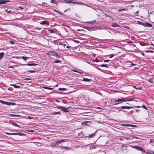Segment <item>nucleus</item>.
Listing matches in <instances>:
<instances>
[{"mask_svg":"<svg viewBox=\"0 0 154 154\" xmlns=\"http://www.w3.org/2000/svg\"><path fill=\"white\" fill-rule=\"evenodd\" d=\"M0 102L2 104H6L8 106H9L11 105L14 106L16 104V103H15L7 102L5 101H3L1 100H0Z\"/></svg>","mask_w":154,"mask_h":154,"instance_id":"obj_1","label":"nucleus"},{"mask_svg":"<svg viewBox=\"0 0 154 154\" xmlns=\"http://www.w3.org/2000/svg\"><path fill=\"white\" fill-rule=\"evenodd\" d=\"M48 54L49 55L56 57L57 58L60 57L58 55V53H56L54 51H50L48 52Z\"/></svg>","mask_w":154,"mask_h":154,"instance_id":"obj_2","label":"nucleus"},{"mask_svg":"<svg viewBox=\"0 0 154 154\" xmlns=\"http://www.w3.org/2000/svg\"><path fill=\"white\" fill-rule=\"evenodd\" d=\"M125 102V98L119 99L118 100H115V102H118L117 103L115 104L116 105V104L121 103L122 102Z\"/></svg>","mask_w":154,"mask_h":154,"instance_id":"obj_3","label":"nucleus"},{"mask_svg":"<svg viewBox=\"0 0 154 154\" xmlns=\"http://www.w3.org/2000/svg\"><path fill=\"white\" fill-rule=\"evenodd\" d=\"M130 146L133 149H136L138 150H140L141 151H143V149H142L141 147H139L137 146H133L132 145H130Z\"/></svg>","mask_w":154,"mask_h":154,"instance_id":"obj_4","label":"nucleus"},{"mask_svg":"<svg viewBox=\"0 0 154 154\" xmlns=\"http://www.w3.org/2000/svg\"><path fill=\"white\" fill-rule=\"evenodd\" d=\"M127 146L125 144L123 145L122 146V151L123 152H125L127 149Z\"/></svg>","mask_w":154,"mask_h":154,"instance_id":"obj_5","label":"nucleus"},{"mask_svg":"<svg viewBox=\"0 0 154 154\" xmlns=\"http://www.w3.org/2000/svg\"><path fill=\"white\" fill-rule=\"evenodd\" d=\"M83 28L84 29H87L89 31H92L94 30V27H89L87 26H84Z\"/></svg>","mask_w":154,"mask_h":154,"instance_id":"obj_6","label":"nucleus"},{"mask_svg":"<svg viewBox=\"0 0 154 154\" xmlns=\"http://www.w3.org/2000/svg\"><path fill=\"white\" fill-rule=\"evenodd\" d=\"M57 142V141H56L51 143L50 144V146L52 147H54V146H55L57 145H58Z\"/></svg>","mask_w":154,"mask_h":154,"instance_id":"obj_7","label":"nucleus"},{"mask_svg":"<svg viewBox=\"0 0 154 154\" xmlns=\"http://www.w3.org/2000/svg\"><path fill=\"white\" fill-rule=\"evenodd\" d=\"M120 108L122 109H129L131 108H133V106H121Z\"/></svg>","mask_w":154,"mask_h":154,"instance_id":"obj_8","label":"nucleus"},{"mask_svg":"<svg viewBox=\"0 0 154 154\" xmlns=\"http://www.w3.org/2000/svg\"><path fill=\"white\" fill-rule=\"evenodd\" d=\"M68 108H65L64 107L61 106L60 109L65 112H68L69 110L68 109Z\"/></svg>","mask_w":154,"mask_h":154,"instance_id":"obj_9","label":"nucleus"},{"mask_svg":"<svg viewBox=\"0 0 154 154\" xmlns=\"http://www.w3.org/2000/svg\"><path fill=\"white\" fill-rule=\"evenodd\" d=\"M14 135H19V136H25V135L24 134L22 133H14L13 134Z\"/></svg>","mask_w":154,"mask_h":154,"instance_id":"obj_10","label":"nucleus"},{"mask_svg":"<svg viewBox=\"0 0 154 154\" xmlns=\"http://www.w3.org/2000/svg\"><path fill=\"white\" fill-rule=\"evenodd\" d=\"M146 26L148 27H151L152 26V25L151 24H150L149 23H147V22H146L145 23V26Z\"/></svg>","mask_w":154,"mask_h":154,"instance_id":"obj_11","label":"nucleus"},{"mask_svg":"<svg viewBox=\"0 0 154 154\" xmlns=\"http://www.w3.org/2000/svg\"><path fill=\"white\" fill-rule=\"evenodd\" d=\"M122 126H131L133 127L134 126V125H130L128 124H122Z\"/></svg>","mask_w":154,"mask_h":154,"instance_id":"obj_12","label":"nucleus"},{"mask_svg":"<svg viewBox=\"0 0 154 154\" xmlns=\"http://www.w3.org/2000/svg\"><path fill=\"white\" fill-rule=\"evenodd\" d=\"M8 115L9 117H15V116H20L19 115L12 114H8Z\"/></svg>","mask_w":154,"mask_h":154,"instance_id":"obj_13","label":"nucleus"},{"mask_svg":"<svg viewBox=\"0 0 154 154\" xmlns=\"http://www.w3.org/2000/svg\"><path fill=\"white\" fill-rule=\"evenodd\" d=\"M5 54L4 52L0 53V60L2 59L3 57Z\"/></svg>","mask_w":154,"mask_h":154,"instance_id":"obj_14","label":"nucleus"},{"mask_svg":"<svg viewBox=\"0 0 154 154\" xmlns=\"http://www.w3.org/2000/svg\"><path fill=\"white\" fill-rule=\"evenodd\" d=\"M26 65L29 66H36L37 65V64L32 63H27L26 64Z\"/></svg>","mask_w":154,"mask_h":154,"instance_id":"obj_15","label":"nucleus"},{"mask_svg":"<svg viewBox=\"0 0 154 154\" xmlns=\"http://www.w3.org/2000/svg\"><path fill=\"white\" fill-rule=\"evenodd\" d=\"M119 26V25L116 23H113L112 25V27H116Z\"/></svg>","mask_w":154,"mask_h":154,"instance_id":"obj_16","label":"nucleus"},{"mask_svg":"<svg viewBox=\"0 0 154 154\" xmlns=\"http://www.w3.org/2000/svg\"><path fill=\"white\" fill-rule=\"evenodd\" d=\"M11 85L13 86L15 88H20V86L16 85L15 84H12V85Z\"/></svg>","mask_w":154,"mask_h":154,"instance_id":"obj_17","label":"nucleus"},{"mask_svg":"<svg viewBox=\"0 0 154 154\" xmlns=\"http://www.w3.org/2000/svg\"><path fill=\"white\" fill-rule=\"evenodd\" d=\"M83 81L85 82H89L90 81L91 79L84 78L83 79Z\"/></svg>","mask_w":154,"mask_h":154,"instance_id":"obj_18","label":"nucleus"},{"mask_svg":"<svg viewBox=\"0 0 154 154\" xmlns=\"http://www.w3.org/2000/svg\"><path fill=\"white\" fill-rule=\"evenodd\" d=\"M51 2L54 3L55 4L57 5L58 4V2L55 0H51Z\"/></svg>","mask_w":154,"mask_h":154,"instance_id":"obj_19","label":"nucleus"},{"mask_svg":"<svg viewBox=\"0 0 154 154\" xmlns=\"http://www.w3.org/2000/svg\"><path fill=\"white\" fill-rule=\"evenodd\" d=\"M65 141V139H62V140H61L59 141V140L57 141V143L58 144L60 143H61L63 142H64Z\"/></svg>","mask_w":154,"mask_h":154,"instance_id":"obj_20","label":"nucleus"},{"mask_svg":"<svg viewBox=\"0 0 154 154\" xmlns=\"http://www.w3.org/2000/svg\"><path fill=\"white\" fill-rule=\"evenodd\" d=\"M43 88H45V89H48V90H52L54 88H49L48 87H45V86L43 87Z\"/></svg>","mask_w":154,"mask_h":154,"instance_id":"obj_21","label":"nucleus"},{"mask_svg":"<svg viewBox=\"0 0 154 154\" xmlns=\"http://www.w3.org/2000/svg\"><path fill=\"white\" fill-rule=\"evenodd\" d=\"M147 154H154V152L151 150H148L147 153Z\"/></svg>","mask_w":154,"mask_h":154,"instance_id":"obj_22","label":"nucleus"},{"mask_svg":"<svg viewBox=\"0 0 154 154\" xmlns=\"http://www.w3.org/2000/svg\"><path fill=\"white\" fill-rule=\"evenodd\" d=\"M12 124L13 125H14V126H15L17 127H20V126L19 125H18L16 123H12Z\"/></svg>","mask_w":154,"mask_h":154,"instance_id":"obj_23","label":"nucleus"},{"mask_svg":"<svg viewBox=\"0 0 154 154\" xmlns=\"http://www.w3.org/2000/svg\"><path fill=\"white\" fill-rule=\"evenodd\" d=\"M47 23V21H42L40 22V24H42V25H45Z\"/></svg>","mask_w":154,"mask_h":154,"instance_id":"obj_24","label":"nucleus"},{"mask_svg":"<svg viewBox=\"0 0 154 154\" xmlns=\"http://www.w3.org/2000/svg\"><path fill=\"white\" fill-rule=\"evenodd\" d=\"M124 138L126 140H132V137H131V136L129 137H124L123 138Z\"/></svg>","mask_w":154,"mask_h":154,"instance_id":"obj_25","label":"nucleus"},{"mask_svg":"<svg viewBox=\"0 0 154 154\" xmlns=\"http://www.w3.org/2000/svg\"><path fill=\"white\" fill-rule=\"evenodd\" d=\"M95 134L94 133H93V134H90L89 136V137L90 138H92L93 137H94V136H95Z\"/></svg>","mask_w":154,"mask_h":154,"instance_id":"obj_26","label":"nucleus"},{"mask_svg":"<svg viewBox=\"0 0 154 154\" xmlns=\"http://www.w3.org/2000/svg\"><path fill=\"white\" fill-rule=\"evenodd\" d=\"M21 58H22L24 60H27V59L29 57H25L24 56H22L21 57Z\"/></svg>","mask_w":154,"mask_h":154,"instance_id":"obj_27","label":"nucleus"},{"mask_svg":"<svg viewBox=\"0 0 154 154\" xmlns=\"http://www.w3.org/2000/svg\"><path fill=\"white\" fill-rule=\"evenodd\" d=\"M54 63H60L61 62V61L59 60H55V61H54Z\"/></svg>","mask_w":154,"mask_h":154,"instance_id":"obj_28","label":"nucleus"},{"mask_svg":"<svg viewBox=\"0 0 154 154\" xmlns=\"http://www.w3.org/2000/svg\"><path fill=\"white\" fill-rule=\"evenodd\" d=\"M100 66H101L102 67H107V64H102L101 65H100Z\"/></svg>","mask_w":154,"mask_h":154,"instance_id":"obj_29","label":"nucleus"},{"mask_svg":"<svg viewBox=\"0 0 154 154\" xmlns=\"http://www.w3.org/2000/svg\"><path fill=\"white\" fill-rule=\"evenodd\" d=\"M95 22H96V20H93L92 21L88 22L87 23H95Z\"/></svg>","mask_w":154,"mask_h":154,"instance_id":"obj_30","label":"nucleus"},{"mask_svg":"<svg viewBox=\"0 0 154 154\" xmlns=\"http://www.w3.org/2000/svg\"><path fill=\"white\" fill-rule=\"evenodd\" d=\"M137 22L139 24H140L142 25L143 26H145V23H143L142 22L140 21H138Z\"/></svg>","mask_w":154,"mask_h":154,"instance_id":"obj_31","label":"nucleus"},{"mask_svg":"<svg viewBox=\"0 0 154 154\" xmlns=\"http://www.w3.org/2000/svg\"><path fill=\"white\" fill-rule=\"evenodd\" d=\"M60 114V112H53V113H52V115H56V114Z\"/></svg>","mask_w":154,"mask_h":154,"instance_id":"obj_32","label":"nucleus"},{"mask_svg":"<svg viewBox=\"0 0 154 154\" xmlns=\"http://www.w3.org/2000/svg\"><path fill=\"white\" fill-rule=\"evenodd\" d=\"M72 71H73V72H78V73H83L82 72H79L78 71H77L76 70H75V69H72Z\"/></svg>","mask_w":154,"mask_h":154,"instance_id":"obj_33","label":"nucleus"},{"mask_svg":"<svg viewBox=\"0 0 154 154\" xmlns=\"http://www.w3.org/2000/svg\"><path fill=\"white\" fill-rule=\"evenodd\" d=\"M54 11L55 12H56V13H57L58 14H61L60 12L59 11H58V10H57L54 9Z\"/></svg>","mask_w":154,"mask_h":154,"instance_id":"obj_34","label":"nucleus"},{"mask_svg":"<svg viewBox=\"0 0 154 154\" xmlns=\"http://www.w3.org/2000/svg\"><path fill=\"white\" fill-rule=\"evenodd\" d=\"M48 31L50 32L51 33H54V31L53 29H49Z\"/></svg>","mask_w":154,"mask_h":154,"instance_id":"obj_35","label":"nucleus"},{"mask_svg":"<svg viewBox=\"0 0 154 154\" xmlns=\"http://www.w3.org/2000/svg\"><path fill=\"white\" fill-rule=\"evenodd\" d=\"M142 107L145 109L146 110H147V107L144 105H143L142 106Z\"/></svg>","mask_w":154,"mask_h":154,"instance_id":"obj_36","label":"nucleus"},{"mask_svg":"<svg viewBox=\"0 0 154 154\" xmlns=\"http://www.w3.org/2000/svg\"><path fill=\"white\" fill-rule=\"evenodd\" d=\"M58 89L59 90H61V91H64V90H65L66 89L65 88H59Z\"/></svg>","mask_w":154,"mask_h":154,"instance_id":"obj_37","label":"nucleus"},{"mask_svg":"<svg viewBox=\"0 0 154 154\" xmlns=\"http://www.w3.org/2000/svg\"><path fill=\"white\" fill-rule=\"evenodd\" d=\"M4 4V0H0V5Z\"/></svg>","mask_w":154,"mask_h":154,"instance_id":"obj_38","label":"nucleus"},{"mask_svg":"<svg viewBox=\"0 0 154 154\" xmlns=\"http://www.w3.org/2000/svg\"><path fill=\"white\" fill-rule=\"evenodd\" d=\"M145 52L146 53H148V52H151V53H153L154 51L152 50H147L146 51H145Z\"/></svg>","mask_w":154,"mask_h":154,"instance_id":"obj_39","label":"nucleus"},{"mask_svg":"<svg viewBox=\"0 0 154 154\" xmlns=\"http://www.w3.org/2000/svg\"><path fill=\"white\" fill-rule=\"evenodd\" d=\"M125 10H126V9L125 8L121 9H120L119 10H118V11L119 12L121 11H125Z\"/></svg>","mask_w":154,"mask_h":154,"instance_id":"obj_40","label":"nucleus"},{"mask_svg":"<svg viewBox=\"0 0 154 154\" xmlns=\"http://www.w3.org/2000/svg\"><path fill=\"white\" fill-rule=\"evenodd\" d=\"M4 4H6V3L8 2H10V1L9 0H4Z\"/></svg>","mask_w":154,"mask_h":154,"instance_id":"obj_41","label":"nucleus"},{"mask_svg":"<svg viewBox=\"0 0 154 154\" xmlns=\"http://www.w3.org/2000/svg\"><path fill=\"white\" fill-rule=\"evenodd\" d=\"M135 101V100H134L132 99H129L127 100L125 99V102L128 101Z\"/></svg>","mask_w":154,"mask_h":154,"instance_id":"obj_42","label":"nucleus"},{"mask_svg":"<svg viewBox=\"0 0 154 154\" xmlns=\"http://www.w3.org/2000/svg\"><path fill=\"white\" fill-rule=\"evenodd\" d=\"M35 72V70H29L28 71V72H30V73H33Z\"/></svg>","mask_w":154,"mask_h":154,"instance_id":"obj_43","label":"nucleus"},{"mask_svg":"<svg viewBox=\"0 0 154 154\" xmlns=\"http://www.w3.org/2000/svg\"><path fill=\"white\" fill-rule=\"evenodd\" d=\"M6 134L7 135H14L13 134H14V133H8V132H6Z\"/></svg>","mask_w":154,"mask_h":154,"instance_id":"obj_44","label":"nucleus"},{"mask_svg":"<svg viewBox=\"0 0 154 154\" xmlns=\"http://www.w3.org/2000/svg\"><path fill=\"white\" fill-rule=\"evenodd\" d=\"M74 2V3H74V4H80V5L82 4L81 2Z\"/></svg>","mask_w":154,"mask_h":154,"instance_id":"obj_45","label":"nucleus"},{"mask_svg":"<svg viewBox=\"0 0 154 154\" xmlns=\"http://www.w3.org/2000/svg\"><path fill=\"white\" fill-rule=\"evenodd\" d=\"M109 56H110L109 58H111L114 56V54H111Z\"/></svg>","mask_w":154,"mask_h":154,"instance_id":"obj_46","label":"nucleus"},{"mask_svg":"<svg viewBox=\"0 0 154 154\" xmlns=\"http://www.w3.org/2000/svg\"><path fill=\"white\" fill-rule=\"evenodd\" d=\"M61 107V106H56V108L60 109Z\"/></svg>","mask_w":154,"mask_h":154,"instance_id":"obj_47","label":"nucleus"},{"mask_svg":"<svg viewBox=\"0 0 154 154\" xmlns=\"http://www.w3.org/2000/svg\"><path fill=\"white\" fill-rule=\"evenodd\" d=\"M154 142V139H150V143H152Z\"/></svg>","mask_w":154,"mask_h":154,"instance_id":"obj_48","label":"nucleus"},{"mask_svg":"<svg viewBox=\"0 0 154 154\" xmlns=\"http://www.w3.org/2000/svg\"><path fill=\"white\" fill-rule=\"evenodd\" d=\"M31 79V78H25V79H24V80H26V81H28L29 80H30Z\"/></svg>","mask_w":154,"mask_h":154,"instance_id":"obj_49","label":"nucleus"},{"mask_svg":"<svg viewBox=\"0 0 154 154\" xmlns=\"http://www.w3.org/2000/svg\"><path fill=\"white\" fill-rule=\"evenodd\" d=\"M148 81V82H151V83H152L153 82L152 80V79H149Z\"/></svg>","mask_w":154,"mask_h":154,"instance_id":"obj_50","label":"nucleus"},{"mask_svg":"<svg viewBox=\"0 0 154 154\" xmlns=\"http://www.w3.org/2000/svg\"><path fill=\"white\" fill-rule=\"evenodd\" d=\"M131 137H132V139L134 138L137 139H138V137H136L131 136Z\"/></svg>","mask_w":154,"mask_h":154,"instance_id":"obj_51","label":"nucleus"},{"mask_svg":"<svg viewBox=\"0 0 154 154\" xmlns=\"http://www.w3.org/2000/svg\"><path fill=\"white\" fill-rule=\"evenodd\" d=\"M96 148V147L95 146H92V147H91L90 149H95Z\"/></svg>","mask_w":154,"mask_h":154,"instance_id":"obj_52","label":"nucleus"},{"mask_svg":"<svg viewBox=\"0 0 154 154\" xmlns=\"http://www.w3.org/2000/svg\"><path fill=\"white\" fill-rule=\"evenodd\" d=\"M94 61L97 62H98L99 61V60L98 59H97V58H96L95 60H94Z\"/></svg>","mask_w":154,"mask_h":154,"instance_id":"obj_53","label":"nucleus"},{"mask_svg":"<svg viewBox=\"0 0 154 154\" xmlns=\"http://www.w3.org/2000/svg\"><path fill=\"white\" fill-rule=\"evenodd\" d=\"M134 107L135 108H141V107L139 106H134Z\"/></svg>","mask_w":154,"mask_h":154,"instance_id":"obj_54","label":"nucleus"},{"mask_svg":"<svg viewBox=\"0 0 154 154\" xmlns=\"http://www.w3.org/2000/svg\"><path fill=\"white\" fill-rule=\"evenodd\" d=\"M28 119H33V118L32 117H31V116H28Z\"/></svg>","mask_w":154,"mask_h":154,"instance_id":"obj_55","label":"nucleus"},{"mask_svg":"<svg viewBox=\"0 0 154 154\" xmlns=\"http://www.w3.org/2000/svg\"><path fill=\"white\" fill-rule=\"evenodd\" d=\"M10 43L11 44H14V41H11L10 42Z\"/></svg>","mask_w":154,"mask_h":154,"instance_id":"obj_56","label":"nucleus"},{"mask_svg":"<svg viewBox=\"0 0 154 154\" xmlns=\"http://www.w3.org/2000/svg\"><path fill=\"white\" fill-rule=\"evenodd\" d=\"M109 61V60H104V62H108Z\"/></svg>","mask_w":154,"mask_h":154,"instance_id":"obj_57","label":"nucleus"},{"mask_svg":"<svg viewBox=\"0 0 154 154\" xmlns=\"http://www.w3.org/2000/svg\"><path fill=\"white\" fill-rule=\"evenodd\" d=\"M139 13L138 11H136V13H135V15H137V14Z\"/></svg>","mask_w":154,"mask_h":154,"instance_id":"obj_58","label":"nucleus"},{"mask_svg":"<svg viewBox=\"0 0 154 154\" xmlns=\"http://www.w3.org/2000/svg\"><path fill=\"white\" fill-rule=\"evenodd\" d=\"M105 15L106 16V17H110L111 18L112 17L110 16L109 15H108L106 14H105Z\"/></svg>","mask_w":154,"mask_h":154,"instance_id":"obj_59","label":"nucleus"},{"mask_svg":"<svg viewBox=\"0 0 154 154\" xmlns=\"http://www.w3.org/2000/svg\"><path fill=\"white\" fill-rule=\"evenodd\" d=\"M61 147L63 148H65V149H67L68 148L67 147H66V146H61Z\"/></svg>","mask_w":154,"mask_h":154,"instance_id":"obj_60","label":"nucleus"},{"mask_svg":"<svg viewBox=\"0 0 154 154\" xmlns=\"http://www.w3.org/2000/svg\"><path fill=\"white\" fill-rule=\"evenodd\" d=\"M135 65H136V64H134V63H132L131 64V65H132L133 66H135Z\"/></svg>","mask_w":154,"mask_h":154,"instance_id":"obj_61","label":"nucleus"},{"mask_svg":"<svg viewBox=\"0 0 154 154\" xmlns=\"http://www.w3.org/2000/svg\"><path fill=\"white\" fill-rule=\"evenodd\" d=\"M19 8H20L21 9H23L24 8L23 7H22V6H19Z\"/></svg>","mask_w":154,"mask_h":154,"instance_id":"obj_62","label":"nucleus"},{"mask_svg":"<svg viewBox=\"0 0 154 154\" xmlns=\"http://www.w3.org/2000/svg\"><path fill=\"white\" fill-rule=\"evenodd\" d=\"M135 110H136V112H138L140 111V110H139V109H135Z\"/></svg>","mask_w":154,"mask_h":154,"instance_id":"obj_63","label":"nucleus"},{"mask_svg":"<svg viewBox=\"0 0 154 154\" xmlns=\"http://www.w3.org/2000/svg\"><path fill=\"white\" fill-rule=\"evenodd\" d=\"M123 111L124 112H125V110H122V109H119V111Z\"/></svg>","mask_w":154,"mask_h":154,"instance_id":"obj_64","label":"nucleus"}]
</instances>
